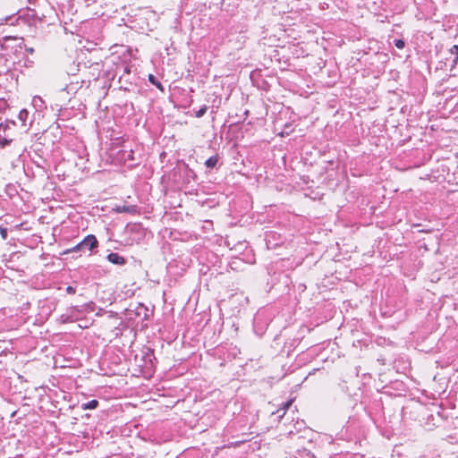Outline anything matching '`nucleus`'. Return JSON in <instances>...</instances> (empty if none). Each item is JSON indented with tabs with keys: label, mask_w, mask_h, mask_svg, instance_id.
Returning <instances> with one entry per match:
<instances>
[{
	"label": "nucleus",
	"mask_w": 458,
	"mask_h": 458,
	"mask_svg": "<svg viewBox=\"0 0 458 458\" xmlns=\"http://www.w3.org/2000/svg\"><path fill=\"white\" fill-rule=\"evenodd\" d=\"M225 0H222V2L224 3Z\"/></svg>",
	"instance_id": "4be33fe9"
},
{
	"label": "nucleus",
	"mask_w": 458,
	"mask_h": 458,
	"mask_svg": "<svg viewBox=\"0 0 458 458\" xmlns=\"http://www.w3.org/2000/svg\"><path fill=\"white\" fill-rule=\"evenodd\" d=\"M292 403H293V401L290 400L284 404V408H283L284 411H283V414L279 415V418H282L285 414V411L289 409V407L292 405Z\"/></svg>",
	"instance_id": "dca6fc26"
},
{
	"label": "nucleus",
	"mask_w": 458,
	"mask_h": 458,
	"mask_svg": "<svg viewBox=\"0 0 458 458\" xmlns=\"http://www.w3.org/2000/svg\"><path fill=\"white\" fill-rule=\"evenodd\" d=\"M148 81L151 84L162 89V84L157 80V78L153 74L148 75Z\"/></svg>",
	"instance_id": "9d476101"
},
{
	"label": "nucleus",
	"mask_w": 458,
	"mask_h": 458,
	"mask_svg": "<svg viewBox=\"0 0 458 458\" xmlns=\"http://www.w3.org/2000/svg\"><path fill=\"white\" fill-rule=\"evenodd\" d=\"M207 109L208 108L206 106H201L198 111H196V113H195L196 117H198V118L202 117L206 114Z\"/></svg>",
	"instance_id": "ddd939ff"
},
{
	"label": "nucleus",
	"mask_w": 458,
	"mask_h": 458,
	"mask_svg": "<svg viewBox=\"0 0 458 458\" xmlns=\"http://www.w3.org/2000/svg\"><path fill=\"white\" fill-rule=\"evenodd\" d=\"M98 242L95 235L89 234L87 235L81 242L76 244L73 248L69 249L64 251V253H70L73 251H86V250H93L98 248Z\"/></svg>",
	"instance_id": "f257e3e1"
},
{
	"label": "nucleus",
	"mask_w": 458,
	"mask_h": 458,
	"mask_svg": "<svg viewBox=\"0 0 458 458\" xmlns=\"http://www.w3.org/2000/svg\"><path fill=\"white\" fill-rule=\"evenodd\" d=\"M394 44L398 49H403L405 47V42L403 39H394Z\"/></svg>",
	"instance_id": "4468645a"
},
{
	"label": "nucleus",
	"mask_w": 458,
	"mask_h": 458,
	"mask_svg": "<svg viewBox=\"0 0 458 458\" xmlns=\"http://www.w3.org/2000/svg\"><path fill=\"white\" fill-rule=\"evenodd\" d=\"M33 105L36 107H38V108L41 109V108H43L44 101H43V99L40 97H34V98H33Z\"/></svg>",
	"instance_id": "9b49d317"
},
{
	"label": "nucleus",
	"mask_w": 458,
	"mask_h": 458,
	"mask_svg": "<svg viewBox=\"0 0 458 458\" xmlns=\"http://www.w3.org/2000/svg\"><path fill=\"white\" fill-rule=\"evenodd\" d=\"M27 51L30 52V54H32L34 52V49L30 47V48H28Z\"/></svg>",
	"instance_id": "6ab92c4d"
},
{
	"label": "nucleus",
	"mask_w": 458,
	"mask_h": 458,
	"mask_svg": "<svg viewBox=\"0 0 458 458\" xmlns=\"http://www.w3.org/2000/svg\"><path fill=\"white\" fill-rule=\"evenodd\" d=\"M449 56L446 59H452V68L458 63V46L454 45L448 51Z\"/></svg>",
	"instance_id": "39448f33"
},
{
	"label": "nucleus",
	"mask_w": 458,
	"mask_h": 458,
	"mask_svg": "<svg viewBox=\"0 0 458 458\" xmlns=\"http://www.w3.org/2000/svg\"><path fill=\"white\" fill-rule=\"evenodd\" d=\"M29 117V112L26 109H22L20 111L18 118L22 123L23 126H26V121Z\"/></svg>",
	"instance_id": "1a4fd4ad"
},
{
	"label": "nucleus",
	"mask_w": 458,
	"mask_h": 458,
	"mask_svg": "<svg viewBox=\"0 0 458 458\" xmlns=\"http://www.w3.org/2000/svg\"><path fill=\"white\" fill-rule=\"evenodd\" d=\"M13 128L12 130H6V133H13Z\"/></svg>",
	"instance_id": "aec40b11"
},
{
	"label": "nucleus",
	"mask_w": 458,
	"mask_h": 458,
	"mask_svg": "<svg viewBox=\"0 0 458 458\" xmlns=\"http://www.w3.org/2000/svg\"><path fill=\"white\" fill-rule=\"evenodd\" d=\"M107 260L114 265L123 266L126 264V259L124 257L121 256L119 253L112 252L107 255Z\"/></svg>",
	"instance_id": "7ed1b4c3"
},
{
	"label": "nucleus",
	"mask_w": 458,
	"mask_h": 458,
	"mask_svg": "<svg viewBox=\"0 0 458 458\" xmlns=\"http://www.w3.org/2000/svg\"><path fill=\"white\" fill-rule=\"evenodd\" d=\"M115 211L118 213H129L135 215L139 212V208L136 205H123L117 206Z\"/></svg>",
	"instance_id": "20e7f679"
},
{
	"label": "nucleus",
	"mask_w": 458,
	"mask_h": 458,
	"mask_svg": "<svg viewBox=\"0 0 458 458\" xmlns=\"http://www.w3.org/2000/svg\"><path fill=\"white\" fill-rule=\"evenodd\" d=\"M99 405V402L96 399H93L88 403H82L81 404V409L82 410H95L98 407Z\"/></svg>",
	"instance_id": "6e6552de"
},
{
	"label": "nucleus",
	"mask_w": 458,
	"mask_h": 458,
	"mask_svg": "<svg viewBox=\"0 0 458 458\" xmlns=\"http://www.w3.org/2000/svg\"><path fill=\"white\" fill-rule=\"evenodd\" d=\"M0 233H1V236L4 240H5L8 236V233H7V229L6 228H3L1 227L0 228Z\"/></svg>",
	"instance_id": "f3484780"
},
{
	"label": "nucleus",
	"mask_w": 458,
	"mask_h": 458,
	"mask_svg": "<svg viewBox=\"0 0 458 458\" xmlns=\"http://www.w3.org/2000/svg\"><path fill=\"white\" fill-rule=\"evenodd\" d=\"M121 155V159L126 163V162H129V161H134L135 158H134V153H133V150L131 149H123L120 153Z\"/></svg>",
	"instance_id": "423d86ee"
},
{
	"label": "nucleus",
	"mask_w": 458,
	"mask_h": 458,
	"mask_svg": "<svg viewBox=\"0 0 458 458\" xmlns=\"http://www.w3.org/2000/svg\"><path fill=\"white\" fill-rule=\"evenodd\" d=\"M15 125L16 123L13 120H6L4 123H0V148H4L13 140V133H6V130H12Z\"/></svg>",
	"instance_id": "f03ea898"
},
{
	"label": "nucleus",
	"mask_w": 458,
	"mask_h": 458,
	"mask_svg": "<svg viewBox=\"0 0 458 458\" xmlns=\"http://www.w3.org/2000/svg\"><path fill=\"white\" fill-rule=\"evenodd\" d=\"M130 73H131V66H129V65H123V74L121 75L120 80H122V78H123L125 74H130Z\"/></svg>",
	"instance_id": "2eb2a0df"
},
{
	"label": "nucleus",
	"mask_w": 458,
	"mask_h": 458,
	"mask_svg": "<svg viewBox=\"0 0 458 458\" xmlns=\"http://www.w3.org/2000/svg\"><path fill=\"white\" fill-rule=\"evenodd\" d=\"M218 161H219V156L215 155L206 160L205 165L207 168L212 169L216 166Z\"/></svg>",
	"instance_id": "0eeeda50"
},
{
	"label": "nucleus",
	"mask_w": 458,
	"mask_h": 458,
	"mask_svg": "<svg viewBox=\"0 0 458 458\" xmlns=\"http://www.w3.org/2000/svg\"><path fill=\"white\" fill-rule=\"evenodd\" d=\"M10 19H11V17H10V16L6 17V18L4 19L5 22H7Z\"/></svg>",
	"instance_id": "412c9836"
},
{
	"label": "nucleus",
	"mask_w": 458,
	"mask_h": 458,
	"mask_svg": "<svg viewBox=\"0 0 458 458\" xmlns=\"http://www.w3.org/2000/svg\"><path fill=\"white\" fill-rule=\"evenodd\" d=\"M183 165L186 169V176L195 179L197 177L195 172L192 169H191L187 164H183Z\"/></svg>",
	"instance_id": "f8f14e48"
},
{
	"label": "nucleus",
	"mask_w": 458,
	"mask_h": 458,
	"mask_svg": "<svg viewBox=\"0 0 458 458\" xmlns=\"http://www.w3.org/2000/svg\"><path fill=\"white\" fill-rule=\"evenodd\" d=\"M65 291L68 294H74L76 293V289L71 285L67 286Z\"/></svg>",
	"instance_id": "a211bd4d"
}]
</instances>
